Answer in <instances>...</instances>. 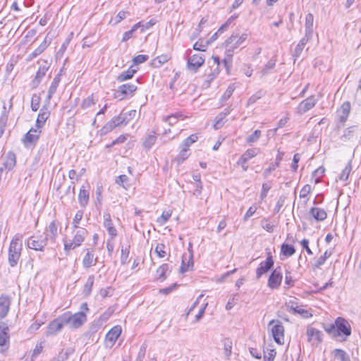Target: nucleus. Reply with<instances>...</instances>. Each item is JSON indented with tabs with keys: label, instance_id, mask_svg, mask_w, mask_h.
Segmentation results:
<instances>
[{
	"label": "nucleus",
	"instance_id": "nucleus-1",
	"mask_svg": "<svg viewBox=\"0 0 361 361\" xmlns=\"http://www.w3.org/2000/svg\"><path fill=\"white\" fill-rule=\"evenodd\" d=\"M324 331L332 338H341L345 341L351 334V327L349 322L343 317H338L334 323L322 324Z\"/></svg>",
	"mask_w": 361,
	"mask_h": 361
},
{
	"label": "nucleus",
	"instance_id": "nucleus-2",
	"mask_svg": "<svg viewBox=\"0 0 361 361\" xmlns=\"http://www.w3.org/2000/svg\"><path fill=\"white\" fill-rule=\"evenodd\" d=\"M249 37L247 32H233L232 35L225 41V54L226 57L231 59L233 54L241 47H245V43Z\"/></svg>",
	"mask_w": 361,
	"mask_h": 361
},
{
	"label": "nucleus",
	"instance_id": "nucleus-3",
	"mask_svg": "<svg viewBox=\"0 0 361 361\" xmlns=\"http://www.w3.org/2000/svg\"><path fill=\"white\" fill-rule=\"evenodd\" d=\"M23 235L16 233L12 238L8 247V261L11 267L17 265L21 256Z\"/></svg>",
	"mask_w": 361,
	"mask_h": 361
},
{
	"label": "nucleus",
	"instance_id": "nucleus-4",
	"mask_svg": "<svg viewBox=\"0 0 361 361\" xmlns=\"http://www.w3.org/2000/svg\"><path fill=\"white\" fill-rule=\"evenodd\" d=\"M62 316L66 325L69 326L71 329H78L87 321V315L85 312L72 314L71 312L68 311L62 314Z\"/></svg>",
	"mask_w": 361,
	"mask_h": 361
},
{
	"label": "nucleus",
	"instance_id": "nucleus-5",
	"mask_svg": "<svg viewBox=\"0 0 361 361\" xmlns=\"http://www.w3.org/2000/svg\"><path fill=\"white\" fill-rule=\"evenodd\" d=\"M75 229L73 240L70 241H64V250L67 254L71 250H74L80 246L88 234L87 231L84 228Z\"/></svg>",
	"mask_w": 361,
	"mask_h": 361
},
{
	"label": "nucleus",
	"instance_id": "nucleus-6",
	"mask_svg": "<svg viewBox=\"0 0 361 361\" xmlns=\"http://www.w3.org/2000/svg\"><path fill=\"white\" fill-rule=\"evenodd\" d=\"M48 243V235L43 233L38 235H33L28 238L27 245L29 248L37 250L43 251Z\"/></svg>",
	"mask_w": 361,
	"mask_h": 361
},
{
	"label": "nucleus",
	"instance_id": "nucleus-7",
	"mask_svg": "<svg viewBox=\"0 0 361 361\" xmlns=\"http://www.w3.org/2000/svg\"><path fill=\"white\" fill-rule=\"evenodd\" d=\"M272 326L271 333L274 340L279 344H283L284 340V327L279 321L271 320L269 326Z\"/></svg>",
	"mask_w": 361,
	"mask_h": 361
},
{
	"label": "nucleus",
	"instance_id": "nucleus-8",
	"mask_svg": "<svg viewBox=\"0 0 361 361\" xmlns=\"http://www.w3.org/2000/svg\"><path fill=\"white\" fill-rule=\"evenodd\" d=\"M9 328L8 325L4 322H0V353H4L6 352L9 345Z\"/></svg>",
	"mask_w": 361,
	"mask_h": 361
},
{
	"label": "nucleus",
	"instance_id": "nucleus-9",
	"mask_svg": "<svg viewBox=\"0 0 361 361\" xmlns=\"http://www.w3.org/2000/svg\"><path fill=\"white\" fill-rule=\"evenodd\" d=\"M307 339L312 345L317 346L323 341V333L319 329L308 326L306 330Z\"/></svg>",
	"mask_w": 361,
	"mask_h": 361
},
{
	"label": "nucleus",
	"instance_id": "nucleus-10",
	"mask_svg": "<svg viewBox=\"0 0 361 361\" xmlns=\"http://www.w3.org/2000/svg\"><path fill=\"white\" fill-rule=\"evenodd\" d=\"M66 326L62 314L49 322L47 326L46 335L47 336L56 335Z\"/></svg>",
	"mask_w": 361,
	"mask_h": 361
},
{
	"label": "nucleus",
	"instance_id": "nucleus-11",
	"mask_svg": "<svg viewBox=\"0 0 361 361\" xmlns=\"http://www.w3.org/2000/svg\"><path fill=\"white\" fill-rule=\"evenodd\" d=\"M260 153V149L257 147H254L251 149H247L240 157L237 164L240 165L244 171H246L248 169V166L247 165V162L251 159L252 158L256 157L258 154Z\"/></svg>",
	"mask_w": 361,
	"mask_h": 361
},
{
	"label": "nucleus",
	"instance_id": "nucleus-12",
	"mask_svg": "<svg viewBox=\"0 0 361 361\" xmlns=\"http://www.w3.org/2000/svg\"><path fill=\"white\" fill-rule=\"evenodd\" d=\"M122 332L121 326L116 325L111 328L106 335L105 345L107 348H112L115 344L116 340L120 336Z\"/></svg>",
	"mask_w": 361,
	"mask_h": 361
},
{
	"label": "nucleus",
	"instance_id": "nucleus-13",
	"mask_svg": "<svg viewBox=\"0 0 361 361\" xmlns=\"http://www.w3.org/2000/svg\"><path fill=\"white\" fill-rule=\"evenodd\" d=\"M42 130L37 128H31L23 138V142L25 147L35 145L39 138Z\"/></svg>",
	"mask_w": 361,
	"mask_h": 361
},
{
	"label": "nucleus",
	"instance_id": "nucleus-14",
	"mask_svg": "<svg viewBox=\"0 0 361 361\" xmlns=\"http://www.w3.org/2000/svg\"><path fill=\"white\" fill-rule=\"evenodd\" d=\"M205 57L202 54H197L191 56L188 59V69L196 72L204 63Z\"/></svg>",
	"mask_w": 361,
	"mask_h": 361
},
{
	"label": "nucleus",
	"instance_id": "nucleus-15",
	"mask_svg": "<svg viewBox=\"0 0 361 361\" xmlns=\"http://www.w3.org/2000/svg\"><path fill=\"white\" fill-rule=\"evenodd\" d=\"M317 100L314 96H310L302 100L297 106L296 112L299 114H303L312 109L317 104Z\"/></svg>",
	"mask_w": 361,
	"mask_h": 361
},
{
	"label": "nucleus",
	"instance_id": "nucleus-16",
	"mask_svg": "<svg viewBox=\"0 0 361 361\" xmlns=\"http://www.w3.org/2000/svg\"><path fill=\"white\" fill-rule=\"evenodd\" d=\"M282 281V273L280 267L276 268L268 279V286L271 289L278 288Z\"/></svg>",
	"mask_w": 361,
	"mask_h": 361
},
{
	"label": "nucleus",
	"instance_id": "nucleus-17",
	"mask_svg": "<svg viewBox=\"0 0 361 361\" xmlns=\"http://www.w3.org/2000/svg\"><path fill=\"white\" fill-rule=\"evenodd\" d=\"M274 262L272 256L270 254H269L267 259L259 264L258 268L256 270L257 279H259L263 274H266L268 271H269L274 266Z\"/></svg>",
	"mask_w": 361,
	"mask_h": 361
},
{
	"label": "nucleus",
	"instance_id": "nucleus-18",
	"mask_svg": "<svg viewBox=\"0 0 361 361\" xmlns=\"http://www.w3.org/2000/svg\"><path fill=\"white\" fill-rule=\"evenodd\" d=\"M11 306V298L6 295L0 296V319H2L8 314Z\"/></svg>",
	"mask_w": 361,
	"mask_h": 361
},
{
	"label": "nucleus",
	"instance_id": "nucleus-19",
	"mask_svg": "<svg viewBox=\"0 0 361 361\" xmlns=\"http://www.w3.org/2000/svg\"><path fill=\"white\" fill-rule=\"evenodd\" d=\"M85 251L86 253L82 259V265L87 269L96 264L97 257H94L93 250L86 249Z\"/></svg>",
	"mask_w": 361,
	"mask_h": 361
},
{
	"label": "nucleus",
	"instance_id": "nucleus-20",
	"mask_svg": "<svg viewBox=\"0 0 361 361\" xmlns=\"http://www.w3.org/2000/svg\"><path fill=\"white\" fill-rule=\"evenodd\" d=\"M350 110V104L348 102H344L339 109L337 111V117L338 121L343 124L349 115Z\"/></svg>",
	"mask_w": 361,
	"mask_h": 361
},
{
	"label": "nucleus",
	"instance_id": "nucleus-21",
	"mask_svg": "<svg viewBox=\"0 0 361 361\" xmlns=\"http://www.w3.org/2000/svg\"><path fill=\"white\" fill-rule=\"evenodd\" d=\"M104 226L106 228L108 233L111 238H114L117 235V231L114 226L111 215L109 213H105L104 214Z\"/></svg>",
	"mask_w": 361,
	"mask_h": 361
},
{
	"label": "nucleus",
	"instance_id": "nucleus-22",
	"mask_svg": "<svg viewBox=\"0 0 361 361\" xmlns=\"http://www.w3.org/2000/svg\"><path fill=\"white\" fill-rule=\"evenodd\" d=\"M49 115L50 112L47 108L44 106L39 111V113L36 121L35 128H39V129L41 130V128L44 125L46 121L48 119Z\"/></svg>",
	"mask_w": 361,
	"mask_h": 361
},
{
	"label": "nucleus",
	"instance_id": "nucleus-23",
	"mask_svg": "<svg viewBox=\"0 0 361 361\" xmlns=\"http://www.w3.org/2000/svg\"><path fill=\"white\" fill-rule=\"evenodd\" d=\"M90 192L89 187L82 185L80 188L78 195V202L82 207H85L87 205L89 202Z\"/></svg>",
	"mask_w": 361,
	"mask_h": 361
},
{
	"label": "nucleus",
	"instance_id": "nucleus-24",
	"mask_svg": "<svg viewBox=\"0 0 361 361\" xmlns=\"http://www.w3.org/2000/svg\"><path fill=\"white\" fill-rule=\"evenodd\" d=\"M43 235H48V240L54 243L58 235V226L54 221H51L46 228Z\"/></svg>",
	"mask_w": 361,
	"mask_h": 361
},
{
	"label": "nucleus",
	"instance_id": "nucleus-25",
	"mask_svg": "<svg viewBox=\"0 0 361 361\" xmlns=\"http://www.w3.org/2000/svg\"><path fill=\"white\" fill-rule=\"evenodd\" d=\"M12 108V103H10L8 109H6V105L4 104L3 106V111L1 112L0 116V134L2 135L5 130V128L7 126L8 119V112L10 109Z\"/></svg>",
	"mask_w": 361,
	"mask_h": 361
},
{
	"label": "nucleus",
	"instance_id": "nucleus-26",
	"mask_svg": "<svg viewBox=\"0 0 361 361\" xmlns=\"http://www.w3.org/2000/svg\"><path fill=\"white\" fill-rule=\"evenodd\" d=\"M310 214L317 221H322L327 217L326 212L324 209L319 207H312L310 209Z\"/></svg>",
	"mask_w": 361,
	"mask_h": 361
},
{
	"label": "nucleus",
	"instance_id": "nucleus-27",
	"mask_svg": "<svg viewBox=\"0 0 361 361\" xmlns=\"http://www.w3.org/2000/svg\"><path fill=\"white\" fill-rule=\"evenodd\" d=\"M314 16L312 13H308L305 16V34L307 37L312 38L313 34Z\"/></svg>",
	"mask_w": 361,
	"mask_h": 361
},
{
	"label": "nucleus",
	"instance_id": "nucleus-28",
	"mask_svg": "<svg viewBox=\"0 0 361 361\" xmlns=\"http://www.w3.org/2000/svg\"><path fill=\"white\" fill-rule=\"evenodd\" d=\"M48 46L49 44L47 43L45 39L36 49H35L31 54L28 55L27 60L31 61L34 58L37 57V56L43 53L48 47Z\"/></svg>",
	"mask_w": 361,
	"mask_h": 361
},
{
	"label": "nucleus",
	"instance_id": "nucleus-29",
	"mask_svg": "<svg viewBox=\"0 0 361 361\" xmlns=\"http://www.w3.org/2000/svg\"><path fill=\"white\" fill-rule=\"evenodd\" d=\"M137 88V86L133 83H126L119 87V91L123 95L131 96Z\"/></svg>",
	"mask_w": 361,
	"mask_h": 361
},
{
	"label": "nucleus",
	"instance_id": "nucleus-30",
	"mask_svg": "<svg viewBox=\"0 0 361 361\" xmlns=\"http://www.w3.org/2000/svg\"><path fill=\"white\" fill-rule=\"evenodd\" d=\"M310 39H311L310 37H307L306 36H305L300 40V42H298V44H297V46L295 49V51H294V53L293 55V56L295 58V59L296 58L300 57L305 46L306 45V44Z\"/></svg>",
	"mask_w": 361,
	"mask_h": 361
},
{
	"label": "nucleus",
	"instance_id": "nucleus-31",
	"mask_svg": "<svg viewBox=\"0 0 361 361\" xmlns=\"http://www.w3.org/2000/svg\"><path fill=\"white\" fill-rule=\"evenodd\" d=\"M60 80H61V79H60L59 75H56L54 78V80L49 88V90H48V94H47V100L48 101H50V99L52 98L53 95L56 93V90L59 87Z\"/></svg>",
	"mask_w": 361,
	"mask_h": 361
},
{
	"label": "nucleus",
	"instance_id": "nucleus-32",
	"mask_svg": "<svg viewBox=\"0 0 361 361\" xmlns=\"http://www.w3.org/2000/svg\"><path fill=\"white\" fill-rule=\"evenodd\" d=\"M169 271V265L163 264L157 270L156 279L161 281H164L167 277V272Z\"/></svg>",
	"mask_w": 361,
	"mask_h": 361
},
{
	"label": "nucleus",
	"instance_id": "nucleus-33",
	"mask_svg": "<svg viewBox=\"0 0 361 361\" xmlns=\"http://www.w3.org/2000/svg\"><path fill=\"white\" fill-rule=\"evenodd\" d=\"M16 164V154L12 152H9L6 154V159L4 163V166L6 169L8 170L13 169Z\"/></svg>",
	"mask_w": 361,
	"mask_h": 361
},
{
	"label": "nucleus",
	"instance_id": "nucleus-34",
	"mask_svg": "<svg viewBox=\"0 0 361 361\" xmlns=\"http://www.w3.org/2000/svg\"><path fill=\"white\" fill-rule=\"evenodd\" d=\"M157 140V137L154 132L149 133L142 142V146L147 150H149L154 145Z\"/></svg>",
	"mask_w": 361,
	"mask_h": 361
},
{
	"label": "nucleus",
	"instance_id": "nucleus-35",
	"mask_svg": "<svg viewBox=\"0 0 361 361\" xmlns=\"http://www.w3.org/2000/svg\"><path fill=\"white\" fill-rule=\"evenodd\" d=\"M192 266H193L192 255H190L188 257V260H187L186 257L185 256H183V258L182 260V264H181L180 268V271L182 274H183V273L189 271V269L191 267H192Z\"/></svg>",
	"mask_w": 361,
	"mask_h": 361
},
{
	"label": "nucleus",
	"instance_id": "nucleus-36",
	"mask_svg": "<svg viewBox=\"0 0 361 361\" xmlns=\"http://www.w3.org/2000/svg\"><path fill=\"white\" fill-rule=\"evenodd\" d=\"M48 68L46 66L39 67L37 71L35 78L32 81V84L35 87H37L41 82L42 78L46 75Z\"/></svg>",
	"mask_w": 361,
	"mask_h": 361
},
{
	"label": "nucleus",
	"instance_id": "nucleus-37",
	"mask_svg": "<svg viewBox=\"0 0 361 361\" xmlns=\"http://www.w3.org/2000/svg\"><path fill=\"white\" fill-rule=\"evenodd\" d=\"M111 121H112L113 124L114 125V126L116 128L122 124H124V125L127 124L128 122V118L127 114L121 113L118 116L114 117Z\"/></svg>",
	"mask_w": 361,
	"mask_h": 361
},
{
	"label": "nucleus",
	"instance_id": "nucleus-38",
	"mask_svg": "<svg viewBox=\"0 0 361 361\" xmlns=\"http://www.w3.org/2000/svg\"><path fill=\"white\" fill-rule=\"evenodd\" d=\"M184 116L181 114H171L168 116H164L163 121L167 122L170 126L176 124L178 120H183Z\"/></svg>",
	"mask_w": 361,
	"mask_h": 361
},
{
	"label": "nucleus",
	"instance_id": "nucleus-39",
	"mask_svg": "<svg viewBox=\"0 0 361 361\" xmlns=\"http://www.w3.org/2000/svg\"><path fill=\"white\" fill-rule=\"evenodd\" d=\"M94 281V275H90L88 276L86 283L84 286L83 293L85 296H88L92 289Z\"/></svg>",
	"mask_w": 361,
	"mask_h": 361
},
{
	"label": "nucleus",
	"instance_id": "nucleus-40",
	"mask_svg": "<svg viewBox=\"0 0 361 361\" xmlns=\"http://www.w3.org/2000/svg\"><path fill=\"white\" fill-rule=\"evenodd\" d=\"M136 71V69H133V67H130L128 70L123 71L118 76V80L123 82L124 80L130 79Z\"/></svg>",
	"mask_w": 361,
	"mask_h": 361
},
{
	"label": "nucleus",
	"instance_id": "nucleus-41",
	"mask_svg": "<svg viewBox=\"0 0 361 361\" xmlns=\"http://www.w3.org/2000/svg\"><path fill=\"white\" fill-rule=\"evenodd\" d=\"M332 355L334 359L340 360V361H348V357L346 353L341 349H335L332 352Z\"/></svg>",
	"mask_w": 361,
	"mask_h": 361
},
{
	"label": "nucleus",
	"instance_id": "nucleus-42",
	"mask_svg": "<svg viewBox=\"0 0 361 361\" xmlns=\"http://www.w3.org/2000/svg\"><path fill=\"white\" fill-rule=\"evenodd\" d=\"M281 253L286 257H290L294 255L295 250L291 245L283 243L281 247Z\"/></svg>",
	"mask_w": 361,
	"mask_h": 361
},
{
	"label": "nucleus",
	"instance_id": "nucleus-43",
	"mask_svg": "<svg viewBox=\"0 0 361 361\" xmlns=\"http://www.w3.org/2000/svg\"><path fill=\"white\" fill-rule=\"evenodd\" d=\"M209 44L210 42L209 41L204 42L202 39H199L194 44L193 49L196 51H205Z\"/></svg>",
	"mask_w": 361,
	"mask_h": 361
},
{
	"label": "nucleus",
	"instance_id": "nucleus-44",
	"mask_svg": "<svg viewBox=\"0 0 361 361\" xmlns=\"http://www.w3.org/2000/svg\"><path fill=\"white\" fill-rule=\"evenodd\" d=\"M262 132L259 130H255L252 134L246 138V142L249 145H252L258 141L261 137Z\"/></svg>",
	"mask_w": 361,
	"mask_h": 361
},
{
	"label": "nucleus",
	"instance_id": "nucleus-45",
	"mask_svg": "<svg viewBox=\"0 0 361 361\" xmlns=\"http://www.w3.org/2000/svg\"><path fill=\"white\" fill-rule=\"evenodd\" d=\"M171 214H172V213L169 210L164 211L162 212L161 215L157 218V222L161 226L164 225L168 221V220L170 219V217L171 216Z\"/></svg>",
	"mask_w": 361,
	"mask_h": 361
},
{
	"label": "nucleus",
	"instance_id": "nucleus-46",
	"mask_svg": "<svg viewBox=\"0 0 361 361\" xmlns=\"http://www.w3.org/2000/svg\"><path fill=\"white\" fill-rule=\"evenodd\" d=\"M128 15H129L128 12L121 11L116 15V16L114 19H111L110 20L109 24H111L113 25H117L122 20L125 19Z\"/></svg>",
	"mask_w": 361,
	"mask_h": 361
},
{
	"label": "nucleus",
	"instance_id": "nucleus-47",
	"mask_svg": "<svg viewBox=\"0 0 361 361\" xmlns=\"http://www.w3.org/2000/svg\"><path fill=\"white\" fill-rule=\"evenodd\" d=\"M180 148V152L176 159L178 164L183 163L189 156V154L188 153V148L183 147L181 145Z\"/></svg>",
	"mask_w": 361,
	"mask_h": 361
},
{
	"label": "nucleus",
	"instance_id": "nucleus-48",
	"mask_svg": "<svg viewBox=\"0 0 361 361\" xmlns=\"http://www.w3.org/2000/svg\"><path fill=\"white\" fill-rule=\"evenodd\" d=\"M324 171L325 169L322 166H320L314 171L312 173V178H314L315 183L320 182V179L324 176Z\"/></svg>",
	"mask_w": 361,
	"mask_h": 361
},
{
	"label": "nucleus",
	"instance_id": "nucleus-49",
	"mask_svg": "<svg viewBox=\"0 0 361 361\" xmlns=\"http://www.w3.org/2000/svg\"><path fill=\"white\" fill-rule=\"evenodd\" d=\"M198 139V137L196 134L191 135L190 136L188 137L186 139L184 140L183 143L181 144V146L183 147L188 148L189 149V147L195 142Z\"/></svg>",
	"mask_w": 361,
	"mask_h": 361
},
{
	"label": "nucleus",
	"instance_id": "nucleus-50",
	"mask_svg": "<svg viewBox=\"0 0 361 361\" xmlns=\"http://www.w3.org/2000/svg\"><path fill=\"white\" fill-rule=\"evenodd\" d=\"M40 97L37 94H33L31 99V109L33 111H37L39 108Z\"/></svg>",
	"mask_w": 361,
	"mask_h": 361
},
{
	"label": "nucleus",
	"instance_id": "nucleus-51",
	"mask_svg": "<svg viewBox=\"0 0 361 361\" xmlns=\"http://www.w3.org/2000/svg\"><path fill=\"white\" fill-rule=\"evenodd\" d=\"M165 249L166 246L164 244L159 243L157 245L154 252L159 257L163 258L166 255Z\"/></svg>",
	"mask_w": 361,
	"mask_h": 361
},
{
	"label": "nucleus",
	"instance_id": "nucleus-52",
	"mask_svg": "<svg viewBox=\"0 0 361 361\" xmlns=\"http://www.w3.org/2000/svg\"><path fill=\"white\" fill-rule=\"evenodd\" d=\"M95 104V101L94 99L93 94L88 96L86 99H85L82 104L81 106L82 109H85L90 108Z\"/></svg>",
	"mask_w": 361,
	"mask_h": 361
},
{
	"label": "nucleus",
	"instance_id": "nucleus-53",
	"mask_svg": "<svg viewBox=\"0 0 361 361\" xmlns=\"http://www.w3.org/2000/svg\"><path fill=\"white\" fill-rule=\"evenodd\" d=\"M279 162H271L270 164H269V166L264 169V172H263V175L264 176V178H268L270 174L276 170V169L277 167H279Z\"/></svg>",
	"mask_w": 361,
	"mask_h": 361
},
{
	"label": "nucleus",
	"instance_id": "nucleus-54",
	"mask_svg": "<svg viewBox=\"0 0 361 361\" xmlns=\"http://www.w3.org/2000/svg\"><path fill=\"white\" fill-rule=\"evenodd\" d=\"M114 128H115V126L113 124L112 121H109L100 130L101 135H106V134L110 133L111 131H112Z\"/></svg>",
	"mask_w": 361,
	"mask_h": 361
},
{
	"label": "nucleus",
	"instance_id": "nucleus-55",
	"mask_svg": "<svg viewBox=\"0 0 361 361\" xmlns=\"http://www.w3.org/2000/svg\"><path fill=\"white\" fill-rule=\"evenodd\" d=\"M235 89V85L231 84L226 89L224 94H223L221 99L224 101H226L227 99H228L231 97V96L233 94Z\"/></svg>",
	"mask_w": 361,
	"mask_h": 361
},
{
	"label": "nucleus",
	"instance_id": "nucleus-56",
	"mask_svg": "<svg viewBox=\"0 0 361 361\" xmlns=\"http://www.w3.org/2000/svg\"><path fill=\"white\" fill-rule=\"evenodd\" d=\"M83 212L81 211H78L74 216V219L73 220V225L74 228H80L79 227V224L80 221L82 219Z\"/></svg>",
	"mask_w": 361,
	"mask_h": 361
},
{
	"label": "nucleus",
	"instance_id": "nucleus-57",
	"mask_svg": "<svg viewBox=\"0 0 361 361\" xmlns=\"http://www.w3.org/2000/svg\"><path fill=\"white\" fill-rule=\"evenodd\" d=\"M351 168L349 164L345 166V167L343 169L341 173L339 175V180L342 181H345L348 178L349 174L350 173Z\"/></svg>",
	"mask_w": 361,
	"mask_h": 361
},
{
	"label": "nucleus",
	"instance_id": "nucleus-58",
	"mask_svg": "<svg viewBox=\"0 0 361 361\" xmlns=\"http://www.w3.org/2000/svg\"><path fill=\"white\" fill-rule=\"evenodd\" d=\"M238 301V295L234 294L230 296L228 301L226 305V309L227 310H231L236 304Z\"/></svg>",
	"mask_w": 361,
	"mask_h": 361
},
{
	"label": "nucleus",
	"instance_id": "nucleus-59",
	"mask_svg": "<svg viewBox=\"0 0 361 361\" xmlns=\"http://www.w3.org/2000/svg\"><path fill=\"white\" fill-rule=\"evenodd\" d=\"M68 357V353L61 350L57 355L54 357L50 361H65Z\"/></svg>",
	"mask_w": 361,
	"mask_h": 361
},
{
	"label": "nucleus",
	"instance_id": "nucleus-60",
	"mask_svg": "<svg viewBox=\"0 0 361 361\" xmlns=\"http://www.w3.org/2000/svg\"><path fill=\"white\" fill-rule=\"evenodd\" d=\"M224 354L226 357H229L232 353V342L229 340H227L224 342Z\"/></svg>",
	"mask_w": 361,
	"mask_h": 361
},
{
	"label": "nucleus",
	"instance_id": "nucleus-61",
	"mask_svg": "<svg viewBox=\"0 0 361 361\" xmlns=\"http://www.w3.org/2000/svg\"><path fill=\"white\" fill-rule=\"evenodd\" d=\"M129 248H122L121 249V262L123 264H126L128 263V259L129 255Z\"/></svg>",
	"mask_w": 361,
	"mask_h": 361
},
{
	"label": "nucleus",
	"instance_id": "nucleus-62",
	"mask_svg": "<svg viewBox=\"0 0 361 361\" xmlns=\"http://www.w3.org/2000/svg\"><path fill=\"white\" fill-rule=\"evenodd\" d=\"M226 117V116H223V114L222 113L219 114L218 116L216 118V122L214 124V128L215 129L220 128L223 126V124L224 123V118Z\"/></svg>",
	"mask_w": 361,
	"mask_h": 361
},
{
	"label": "nucleus",
	"instance_id": "nucleus-63",
	"mask_svg": "<svg viewBox=\"0 0 361 361\" xmlns=\"http://www.w3.org/2000/svg\"><path fill=\"white\" fill-rule=\"evenodd\" d=\"M262 226L269 233H272L274 231V226L268 219H263L262 221Z\"/></svg>",
	"mask_w": 361,
	"mask_h": 361
},
{
	"label": "nucleus",
	"instance_id": "nucleus-64",
	"mask_svg": "<svg viewBox=\"0 0 361 361\" xmlns=\"http://www.w3.org/2000/svg\"><path fill=\"white\" fill-rule=\"evenodd\" d=\"M276 61L275 60L271 59L269 60L267 63L265 65L264 68L262 70V73L263 75H266L269 73V71L274 68L275 66Z\"/></svg>",
	"mask_w": 361,
	"mask_h": 361
}]
</instances>
